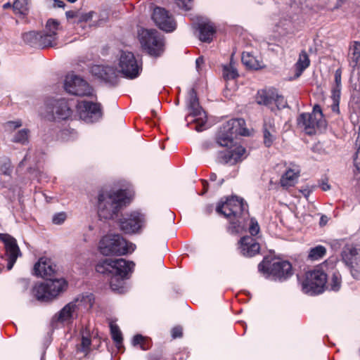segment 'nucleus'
Listing matches in <instances>:
<instances>
[{"mask_svg": "<svg viewBox=\"0 0 360 360\" xmlns=\"http://www.w3.org/2000/svg\"><path fill=\"white\" fill-rule=\"evenodd\" d=\"M119 65L124 77L129 79L136 78L139 75L140 67L131 52L122 51L120 58ZM94 75L110 84H115L119 71L110 66L95 65L91 68Z\"/></svg>", "mask_w": 360, "mask_h": 360, "instance_id": "f257e3e1", "label": "nucleus"}, {"mask_svg": "<svg viewBox=\"0 0 360 360\" xmlns=\"http://www.w3.org/2000/svg\"><path fill=\"white\" fill-rule=\"evenodd\" d=\"M134 267L133 262L124 259H105L96 265V269L98 273L111 274L110 281L111 289L118 293H123L124 292V280L128 278V274L132 271Z\"/></svg>", "mask_w": 360, "mask_h": 360, "instance_id": "f03ea898", "label": "nucleus"}, {"mask_svg": "<svg viewBox=\"0 0 360 360\" xmlns=\"http://www.w3.org/2000/svg\"><path fill=\"white\" fill-rule=\"evenodd\" d=\"M124 190L100 191L97 196V212L101 219H113L117 217L122 205L127 202Z\"/></svg>", "mask_w": 360, "mask_h": 360, "instance_id": "7ed1b4c3", "label": "nucleus"}, {"mask_svg": "<svg viewBox=\"0 0 360 360\" xmlns=\"http://www.w3.org/2000/svg\"><path fill=\"white\" fill-rule=\"evenodd\" d=\"M99 250L103 255H123L132 252L135 245L128 243L120 234H107L99 242Z\"/></svg>", "mask_w": 360, "mask_h": 360, "instance_id": "20e7f679", "label": "nucleus"}, {"mask_svg": "<svg viewBox=\"0 0 360 360\" xmlns=\"http://www.w3.org/2000/svg\"><path fill=\"white\" fill-rule=\"evenodd\" d=\"M245 125V122L243 118L229 120L220 129L217 136V143L221 146H232L233 139L238 135L248 136V131Z\"/></svg>", "mask_w": 360, "mask_h": 360, "instance_id": "39448f33", "label": "nucleus"}, {"mask_svg": "<svg viewBox=\"0 0 360 360\" xmlns=\"http://www.w3.org/2000/svg\"><path fill=\"white\" fill-rule=\"evenodd\" d=\"M186 106L188 114L186 117L188 124L194 123L195 124V129L197 131H202L207 123V115L202 107L200 105L197 94L194 89H191L188 91V98L186 99Z\"/></svg>", "mask_w": 360, "mask_h": 360, "instance_id": "423d86ee", "label": "nucleus"}, {"mask_svg": "<svg viewBox=\"0 0 360 360\" xmlns=\"http://www.w3.org/2000/svg\"><path fill=\"white\" fill-rule=\"evenodd\" d=\"M66 286L67 283L64 279H49L35 284L32 294L38 300L49 301L64 291Z\"/></svg>", "mask_w": 360, "mask_h": 360, "instance_id": "0eeeda50", "label": "nucleus"}, {"mask_svg": "<svg viewBox=\"0 0 360 360\" xmlns=\"http://www.w3.org/2000/svg\"><path fill=\"white\" fill-rule=\"evenodd\" d=\"M323 266H317L305 274V278L302 283V291L311 295L319 294L325 290L327 283V275Z\"/></svg>", "mask_w": 360, "mask_h": 360, "instance_id": "6e6552de", "label": "nucleus"}, {"mask_svg": "<svg viewBox=\"0 0 360 360\" xmlns=\"http://www.w3.org/2000/svg\"><path fill=\"white\" fill-rule=\"evenodd\" d=\"M217 212L224 215L226 218L234 217L236 221H231V222L236 228L240 226L239 219L241 216L245 212H248V205L244 202L243 199L232 196L221 205H219L217 207Z\"/></svg>", "mask_w": 360, "mask_h": 360, "instance_id": "1a4fd4ad", "label": "nucleus"}, {"mask_svg": "<svg viewBox=\"0 0 360 360\" xmlns=\"http://www.w3.org/2000/svg\"><path fill=\"white\" fill-rule=\"evenodd\" d=\"M139 37L142 47L149 55L158 56L163 52V38L157 30L143 29Z\"/></svg>", "mask_w": 360, "mask_h": 360, "instance_id": "9d476101", "label": "nucleus"}, {"mask_svg": "<svg viewBox=\"0 0 360 360\" xmlns=\"http://www.w3.org/2000/svg\"><path fill=\"white\" fill-rule=\"evenodd\" d=\"M93 304L94 296L92 294L79 296L74 301L67 304L55 315L54 319L61 323L70 322L73 319L75 314L80 305H84L86 308H91Z\"/></svg>", "mask_w": 360, "mask_h": 360, "instance_id": "9b49d317", "label": "nucleus"}, {"mask_svg": "<svg viewBox=\"0 0 360 360\" xmlns=\"http://www.w3.org/2000/svg\"><path fill=\"white\" fill-rule=\"evenodd\" d=\"M342 260L355 279L360 278V248L352 244L346 245L341 252Z\"/></svg>", "mask_w": 360, "mask_h": 360, "instance_id": "f8f14e48", "label": "nucleus"}, {"mask_svg": "<svg viewBox=\"0 0 360 360\" xmlns=\"http://www.w3.org/2000/svg\"><path fill=\"white\" fill-rule=\"evenodd\" d=\"M258 269L272 276L274 279L284 280L292 274L291 264L285 260L276 261L272 264L260 263Z\"/></svg>", "mask_w": 360, "mask_h": 360, "instance_id": "ddd939ff", "label": "nucleus"}, {"mask_svg": "<svg viewBox=\"0 0 360 360\" xmlns=\"http://www.w3.org/2000/svg\"><path fill=\"white\" fill-rule=\"evenodd\" d=\"M64 88L68 93L72 95L78 96H90L92 95V89L89 84L80 77L73 74L66 76Z\"/></svg>", "mask_w": 360, "mask_h": 360, "instance_id": "4468645a", "label": "nucleus"}, {"mask_svg": "<svg viewBox=\"0 0 360 360\" xmlns=\"http://www.w3.org/2000/svg\"><path fill=\"white\" fill-rule=\"evenodd\" d=\"M72 103L65 98L51 99L47 101L46 104L47 111L51 114L55 120L70 118L72 114Z\"/></svg>", "mask_w": 360, "mask_h": 360, "instance_id": "2eb2a0df", "label": "nucleus"}, {"mask_svg": "<svg viewBox=\"0 0 360 360\" xmlns=\"http://www.w3.org/2000/svg\"><path fill=\"white\" fill-rule=\"evenodd\" d=\"M80 119L88 123L98 121L102 117L101 105L89 101H81L77 105Z\"/></svg>", "mask_w": 360, "mask_h": 360, "instance_id": "dca6fc26", "label": "nucleus"}, {"mask_svg": "<svg viewBox=\"0 0 360 360\" xmlns=\"http://www.w3.org/2000/svg\"><path fill=\"white\" fill-rule=\"evenodd\" d=\"M152 19L160 30L166 32H173L176 28V23L173 16L163 8H155Z\"/></svg>", "mask_w": 360, "mask_h": 360, "instance_id": "f3484780", "label": "nucleus"}, {"mask_svg": "<svg viewBox=\"0 0 360 360\" xmlns=\"http://www.w3.org/2000/svg\"><path fill=\"white\" fill-rule=\"evenodd\" d=\"M145 223L144 215L139 212H132L120 219V226L126 233H133L141 229Z\"/></svg>", "mask_w": 360, "mask_h": 360, "instance_id": "a211bd4d", "label": "nucleus"}, {"mask_svg": "<svg viewBox=\"0 0 360 360\" xmlns=\"http://www.w3.org/2000/svg\"><path fill=\"white\" fill-rule=\"evenodd\" d=\"M0 240L4 242L7 257V269L11 270L18 257L21 255L16 240L8 234L1 233Z\"/></svg>", "mask_w": 360, "mask_h": 360, "instance_id": "6ab92c4d", "label": "nucleus"}, {"mask_svg": "<svg viewBox=\"0 0 360 360\" xmlns=\"http://www.w3.org/2000/svg\"><path fill=\"white\" fill-rule=\"evenodd\" d=\"M297 121V124L303 128L307 134H313L316 128H321L325 126V122H321L314 115L307 112L300 114Z\"/></svg>", "mask_w": 360, "mask_h": 360, "instance_id": "aec40b11", "label": "nucleus"}, {"mask_svg": "<svg viewBox=\"0 0 360 360\" xmlns=\"http://www.w3.org/2000/svg\"><path fill=\"white\" fill-rule=\"evenodd\" d=\"M226 147L228 148L221 155V160L224 163L234 165L242 160V157L245 152L243 147L236 144L234 141H233L232 146L229 145Z\"/></svg>", "mask_w": 360, "mask_h": 360, "instance_id": "412c9836", "label": "nucleus"}, {"mask_svg": "<svg viewBox=\"0 0 360 360\" xmlns=\"http://www.w3.org/2000/svg\"><path fill=\"white\" fill-rule=\"evenodd\" d=\"M239 250L243 256L251 257L259 253L260 245L252 236H247L240 240Z\"/></svg>", "mask_w": 360, "mask_h": 360, "instance_id": "4be33fe9", "label": "nucleus"}, {"mask_svg": "<svg viewBox=\"0 0 360 360\" xmlns=\"http://www.w3.org/2000/svg\"><path fill=\"white\" fill-rule=\"evenodd\" d=\"M56 271V265L46 257H41L34 264V274L41 277L51 276L54 274Z\"/></svg>", "mask_w": 360, "mask_h": 360, "instance_id": "5701e85b", "label": "nucleus"}, {"mask_svg": "<svg viewBox=\"0 0 360 360\" xmlns=\"http://www.w3.org/2000/svg\"><path fill=\"white\" fill-rule=\"evenodd\" d=\"M264 143L266 147H270L276 138V127L274 120L266 117L264 120L263 124Z\"/></svg>", "mask_w": 360, "mask_h": 360, "instance_id": "b1692460", "label": "nucleus"}, {"mask_svg": "<svg viewBox=\"0 0 360 360\" xmlns=\"http://www.w3.org/2000/svg\"><path fill=\"white\" fill-rule=\"evenodd\" d=\"M275 96H276V91L275 89H262L257 92L256 101L259 105H264L271 111H274V99L276 98Z\"/></svg>", "mask_w": 360, "mask_h": 360, "instance_id": "393cba45", "label": "nucleus"}, {"mask_svg": "<svg viewBox=\"0 0 360 360\" xmlns=\"http://www.w3.org/2000/svg\"><path fill=\"white\" fill-rule=\"evenodd\" d=\"M199 39L204 42H210L216 32L214 24L210 20H204L198 23Z\"/></svg>", "mask_w": 360, "mask_h": 360, "instance_id": "a878e982", "label": "nucleus"}, {"mask_svg": "<svg viewBox=\"0 0 360 360\" xmlns=\"http://www.w3.org/2000/svg\"><path fill=\"white\" fill-rule=\"evenodd\" d=\"M241 60L246 67L251 69L259 70L264 67L262 60L249 52H243Z\"/></svg>", "mask_w": 360, "mask_h": 360, "instance_id": "bb28decb", "label": "nucleus"}, {"mask_svg": "<svg viewBox=\"0 0 360 360\" xmlns=\"http://www.w3.org/2000/svg\"><path fill=\"white\" fill-rule=\"evenodd\" d=\"M348 57L349 65L354 69L358 65L360 58V42L354 41L350 44Z\"/></svg>", "mask_w": 360, "mask_h": 360, "instance_id": "cd10ccee", "label": "nucleus"}, {"mask_svg": "<svg viewBox=\"0 0 360 360\" xmlns=\"http://www.w3.org/2000/svg\"><path fill=\"white\" fill-rule=\"evenodd\" d=\"M310 60L306 51H302L297 62L295 63V77H299L302 72L309 65Z\"/></svg>", "mask_w": 360, "mask_h": 360, "instance_id": "c85d7f7f", "label": "nucleus"}, {"mask_svg": "<svg viewBox=\"0 0 360 360\" xmlns=\"http://www.w3.org/2000/svg\"><path fill=\"white\" fill-rule=\"evenodd\" d=\"M298 176L299 172H295L294 169H289L282 176L281 179V185L285 188L292 186L295 184Z\"/></svg>", "mask_w": 360, "mask_h": 360, "instance_id": "c756f323", "label": "nucleus"}, {"mask_svg": "<svg viewBox=\"0 0 360 360\" xmlns=\"http://www.w3.org/2000/svg\"><path fill=\"white\" fill-rule=\"evenodd\" d=\"M341 276L338 271H334L330 278H327L325 289L337 292L341 287Z\"/></svg>", "mask_w": 360, "mask_h": 360, "instance_id": "7c9ffc66", "label": "nucleus"}, {"mask_svg": "<svg viewBox=\"0 0 360 360\" xmlns=\"http://www.w3.org/2000/svg\"><path fill=\"white\" fill-rule=\"evenodd\" d=\"M238 76L237 69L235 65V63L233 59L229 64L223 65V77L225 79H234Z\"/></svg>", "mask_w": 360, "mask_h": 360, "instance_id": "2f4dec72", "label": "nucleus"}, {"mask_svg": "<svg viewBox=\"0 0 360 360\" xmlns=\"http://www.w3.org/2000/svg\"><path fill=\"white\" fill-rule=\"evenodd\" d=\"M30 131L28 129H22L16 131L12 138V141L25 145L29 142Z\"/></svg>", "mask_w": 360, "mask_h": 360, "instance_id": "473e14b6", "label": "nucleus"}, {"mask_svg": "<svg viewBox=\"0 0 360 360\" xmlns=\"http://www.w3.org/2000/svg\"><path fill=\"white\" fill-rule=\"evenodd\" d=\"M56 37L47 32H40V38L39 39V47L45 48L48 46H53L56 45Z\"/></svg>", "mask_w": 360, "mask_h": 360, "instance_id": "72a5a7b5", "label": "nucleus"}, {"mask_svg": "<svg viewBox=\"0 0 360 360\" xmlns=\"http://www.w3.org/2000/svg\"><path fill=\"white\" fill-rule=\"evenodd\" d=\"M326 254V249L323 245H317L310 249L308 258L310 260L315 261L323 258Z\"/></svg>", "mask_w": 360, "mask_h": 360, "instance_id": "f704fd0d", "label": "nucleus"}, {"mask_svg": "<svg viewBox=\"0 0 360 360\" xmlns=\"http://www.w3.org/2000/svg\"><path fill=\"white\" fill-rule=\"evenodd\" d=\"M110 333L112 335V338L114 340V342H115L117 347L118 349H120L122 347V333H121L118 326H117L113 322L110 323Z\"/></svg>", "mask_w": 360, "mask_h": 360, "instance_id": "c9c22d12", "label": "nucleus"}, {"mask_svg": "<svg viewBox=\"0 0 360 360\" xmlns=\"http://www.w3.org/2000/svg\"><path fill=\"white\" fill-rule=\"evenodd\" d=\"M40 38V32L31 31L26 32L22 35L23 41L31 46L39 47V39Z\"/></svg>", "mask_w": 360, "mask_h": 360, "instance_id": "e433bc0d", "label": "nucleus"}, {"mask_svg": "<svg viewBox=\"0 0 360 360\" xmlns=\"http://www.w3.org/2000/svg\"><path fill=\"white\" fill-rule=\"evenodd\" d=\"M29 0H15L13 8L15 14L26 15L28 11Z\"/></svg>", "mask_w": 360, "mask_h": 360, "instance_id": "4c0bfd02", "label": "nucleus"}, {"mask_svg": "<svg viewBox=\"0 0 360 360\" xmlns=\"http://www.w3.org/2000/svg\"><path fill=\"white\" fill-rule=\"evenodd\" d=\"M46 32L56 37L57 31L59 30V22L58 21L49 19L46 25Z\"/></svg>", "mask_w": 360, "mask_h": 360, "instance_id": "58836bf2", "label": "nucleus"}, {"mask_svg": "<svg viewBox=\"0 0 360 360\" xmlns=\"http://www.w3.org/2000/svg\"><path fill=\"white\" fill-rule=\"evenodd\" d=\"M341 75L342 71L340 69H338L335 72V86L333 88V94H340L341 91Z\"/></svg>", "mask_w": 360, "mask_h": 360, "instance_id": "ea45409f", "label": "nucleus"}, {"mask_svg": "<svg viewBox=\"0 0 360 360\" xmlns=\"http://www.w3.org/2000/svg\"><path fill=\"white\" fill-rule=\"evenodd\" d=\"M276 98L274 99V107L276 109L281 110L285 108L287 106V102L284 97L279 95L276 91Z\"/></svg>", "mask_w": 360, "mask_h": 360, "instance_id": "a19ab883", "label": "nucleus"}, {"mask_svg": "<svg viewBox=\"0 0 360 360\" xmlns=\"http://www.w3.org/2000/svg\"><path fill=\"white\" fill-rule=\"evenodd\" d=\"M340 94H333L331 96L332 104L331 109L333 112L338 113L339 110V103H340Z\"/></svg>", "mask_w": 360, "mask_h": 360, "instance_id": "79ce46f5", "label": "nucleus"}, {"mask_svg": "<svg viewBox=\"0 0 360 360\" xmlns=\"http://www.w3.org/2000/svg\"><path fill=\"white\" fill-rule=\"evenodd\" d=\"M176 6L184 11H189L192 7L191 0H175Z\"/></svg>", "mask_w": 360, "mask_h": 360, "instance_id": "37998d69", "label": "nucleus"}, {"mask_svg": "<svg viewBox=\"0 0 360 360\" xmlns=\"http://www.w3.org/2000/svg\"><path fill=\"white\" fill-rule=\"evenodd\" d=\"M259 229H260L257 221L255 219L252 218L250 219V223L249 226V232L250 233V234L252 236L257 235V233H259Z\"/></svg>", "mask_w": 360, "mask_h": 360, "instance_id": "c03bdc74", "label": "nucleus"}, {"mask_svg": "<svg viewBox=\"0 0 360 360\" xmlns=\"http://www.w3.org/2000/svg\"><path fill=\"white\" fill-rule=\"evenodd\" d=\"M67 215L65 212H59L56 213L53 215L52 218V221L54 224H61L66 219Z\"/></svg>", "mask_w": 360, "mask_h": 360, "instance_id": "a18cd8bd", "label": "nucleus"}, {"mask_svg": "<svg viewBox=\"0 0 360 360\" xmlns=\"http://www.w3.org/2000/svg\"><path fill=\"white\" fill-rule=\"evenodd\" d=\"M22 122L20 120H17L15 121H8L5 124V127L6 130H12L15 129L22 127Z\"/></svg>", "mask_w": 360, "mask_h": 360, "instance_id": "49530a36", "label": "nucleus"}, {"mask_svg": "<svg viewBox=\"0 0 360 360\" xmlns=\"http://www.w3.org/2000/svg\"><path fill=\"white\" fill-rule=\"evenodd\" d=\"M310 114L314 115V117L319 120L321 122H325L323 117L321 108L319 105H315L314 106L313 111Z\"/></svg>", "mask_w": 360, "mask_h": 360, "instance_id": "de8ad7c7", "label": "nucleus"}, {"mask_svg": "<svg viewBox=\"0 0 360 360\" xmlns=\"http://www.w3.org/2000/svg\"><path fill=\"white\" fill-rule=\"evenodd\" d=\"M90 345H91V340L89 338L82 337V343H81L82 350L84 352H87V350L89 348Z\"/></svg>", "mask_w": 360, "mask_h": 360, "instance_id": "09e8293b", "label": "nucleus"}, {"mask_svg": "<svg viewBox=\"0 0 360 360\" xmlns=\"http://www.w3.org/2000/svg\"><path fill=\"white\" fill-rule=\"evenodd\" d=\"M70 134V137L67 138V140L74 139L77 137V133L75 129H64L63 131V136H68Z\"/></svg>", "mask_w": 360, "mask_h": 360, "instance_id": "8fccbe9b", "label": "nucleus"}, {"mask_svg": "<svg viewBox=\"0 0 360 360\" xmlns=\"http://www.w3.org/2000/svg\"><path fill=\"white\" fill-rule=\"evenodd\" d=\"M172 336L174 339L181 338L182 336V328L181 326H176L172 330Z\"/></svg>", "mask_w": 360, "mask_h": 360, "instance_id": "3c124183", "label": "nucleus"}, {"mask_svg": "<svg viewBox=\"0 0 360 360\" xmlns=\"http://www.w3.org/2000/svg\"><path fill=\"white\" fill-rule=\"evenodd\" d=\"M354 162L356 169L360 171V145L358 146Z\"/></svg>", "mask_w": 360, "mask_h": 360, "instance_id": "603ef678", "label": "nucleus"}, {"mask_svg": "<svg viewBox=\"0 0 360 360\" xmlns=\"http://www.w3.org/2000/svg\"><path fill=\"white\" fill-rule=\"evenodd\" d=\"M143 341V337L141 335H136L133 338V345L134 346L141 345Z\"/></svg>", "mask_w": 360, "mask_h": 360, "instance_id": "864d4df0", "label": "nucleus"}, {"mask_svg": "<svg viewBox=\"0 0 360 360\" xmlns=\"http://www.w3.org/2000/svg\"><path fill=\"white\" fill-rule=\"evenodd\" d=\"M78 11H68L65 12V15L68 19L74 18L78 17Z\"/></svg>", "mask_w": 360, "mask_h": 360, "instance_id": "5fc2aeb1", "label": "nucleus"}, {"mask_svg": "<svg viewBox=\"0 0 360 360\" xmlns=\"http://www.w3.org/2000/svg\"><path fill=\"white\" fill-rule=\"evenodd\" d=\"M328 221V217L326 215H321L319 221V225L321 226H325Z\"/></svg>", "mask_w": 360, "mask_h": 360, "instance_id": "6e6d98bb", "label": "nucleus"}, {"mask_svg": "<svg viewBox=\"0 0 360 360\" xmlns=\"http://www.w3.org/2000/svg\"><path fill=\"white\" fill-rule=\"evenodd\" d=\"M202 63H204L203 58L202 56L198 57L195 60L196 69L198 72L200 71V67Z\"/></svg>", "mask_w": 360, "mask_h": 360, "instance_id": "4d7b16f0", "label": "nucleus"}, {"mask_svg": "<svg viewBox=\"0 0 360 360\" xmlns=\"http://www.w3.org/2000/svg\"><path fill=\"white\" fill-rule=\"evenodd\" d=\"M55 1V6L58 8H64L65 7V3L60 0H54Z\"/></svg>", "mask_w": 360, "mask_h": 360, "instance_id": "13d9d810", "label": "nucleus"}, {"mask_svg": "<svg viewBox=\"0 0 360 360\" xmlns=\"http://www.w3.org/2000/svg\"><path fill=\"white\" fill-rule=\"evenodd\" d=\"M91 18V13H86L81 18V20L87 21Z\"/></svg>", "mask_w": 360, "mask_h": 360, "instance_id": "bf43d9fd", "label": "nucleus"}, {"mask_svg": "<svg viewBox=\"0 0 360 360\" xmlns=\"http://www.w3.org/2000/svg\"><path fill=\"white\" fill-rule=\"evenodd\" d=\"M302 193L304 195V196L307 199L309 195H310L311 191L309 190L304 189L302 191Z\"/></svg>", "mask_w": 360, "mask_h": 360, "instance_id": "052dcab7", "label": "nucleus"}, {"mask_svg": "<svg viewBox=\"0 0 360 360\" xmlns=\"http://www.w3.org/2000/svg\"><path fill=\"white\" fill-rule=\"evenodd\" d=\"M354 89L360 94V76L359 77V83L355 84Z\"/></svg>", "mask_w": 360, "mask_h": 360, "instance_id": "680f3d73", "label": "nucleus"}, {"mask_svg": "<svg viewBox=\"0 0 360 360\" xmlns=\"http://www.w3.org/2000/svg\"><path fill=\"white\" fill-rule=\"evenodd\" d=\"M217 179V176L215 173H212L210 176V179L212 181H215Z\"/></svg>", "mask_w": 360, "mask_h": 360, "instance_id": "e2e57ef3", "label": "nucleus"}, {"mask_svg": "<svg viewBox=\"0 0 360 360\" xmlns=\"http://www.w3.org/2000/svg\"><path fill=\"white\" fill-rule=\"evenodd\" d=\"M330 185H328V184H326H326H323L321 185V188H322V190H323V191H328V190H329V189H330Z\"/></svg>", "mask_w": 360, "mask_h": 360, "instance_id": "0e129e2a", "label": "nucleus"}, {"mask_svg": "<svg viewBox=\"0 0 360 360\" xmlns=\"http://www.w3.org/2000/svg\"><path fill=\"white\" fill-rule=\"evenodd\" d=\"M11 4H10V3H6V4H5L4 5V8H8V7H11Z\"/></svg>", "mask_w": 360, "mask_h": 360, "instance_id": "69168bd1", "label": "nucleus"}, {"mask_svg": "<svg viewBox=\"0 0 360 360\" xmlns=\"http://www.w3.org/2000/svg\"><path fill=\"white\" fill-rule=\"evenodd\" d=\"M223 182H224V179H221L220 180V181L218 183V186H221V185L223 184Z\"/></svg>", "mask_w": 360, "mask_h": 360, "instance_id": "338daca9", "label": "nucleus"}, {"mask_svg": "<svg viewBox=\"0 0 360 360\" xmlns=\"http://www.w3.org/2000/svg\"><path fill=\"white\" fill-rule=\"evenodd\" d=\"M69 2L70 3H75L76 2L77 0H68Z\"/></svg>", "mask_w": 360, "mask_h": 360, "instance_id": "774afa93", "label": "nucleus"}]
</instances>
